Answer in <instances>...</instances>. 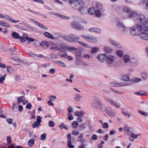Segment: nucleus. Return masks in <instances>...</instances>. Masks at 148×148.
Returning <instances> with one entry per match:
<instances>
[{"label":"nucleus","instance_id":"43","mask_svg":"<svg viewBox=\"0 0 148 148\" xmlns=\"http://www.w3.org/2000/svg\"><path fill=\"white\" fill-rule=\"evenodd\" d=\"M0 25L5 27H10V25L8 24L0 21Z\"/></svg>","mask_w":148,"mask_h":148},{"label":"nucleus","instance_id":"13","mask_svg":"<svg viewBox=\"0 0 148 148\" xmlns=\"http://www.w3.org/2000/svg\"><path fill=\"white\" fill-rule=\"evenodd\" d=\"M89 31L91 32H94L97 33H101V30L98 28L96 27H93L90 28L89 29Z\"/></svg>","mask_w":148,"mask_h":148},{"label":"nucleus","instance_id":"24","mask_svg":"<svg viewBox=\"0 0 148 148\" xmlns=\"http://www.w3.org/2000/svg\"><path fill=\"white\" fill-rule=\"evenodd\" d=\"M34 140L33 139H31L28 140L27 144L30 147H32L34 145Z\"/></svg>","mask_w":148,"mask_h":148},{"label":"nucleus","instance_id":"38","mask_svg":"<svg viewBox=\"0 0 148 148\" xmlns=\"http://www.w3.org/2000/svg\"><path fill=\"white\" fill-rule=\"evenodd\" d=\"M95 14L98 17H100L101 16V13L99 11V10H97L96 11H95Z\"/></svg>","mask_w":148,"mask_h":148},{"label":"nucleus","instance_id":"34","mask_svg":"<svg viewBox=\"0 0 148 148\" xmlns=\"http://www.w3.org/2000/svg\"><path fill=\"white\" fill-rule=\"evenodd\" d=\"M104 49L105 51L108 53H110L112 51L111 48L107 47H104Z\"/></svg>","mask_w":148,"mask_h":148},{"label":"nucleus","instance_id":"16","mask_svg":"<svg viewBox=\"0 0 148 148\" xmlns=\"http://www.w3.org/2000/svg\"><path fill=\"white\" fill-rule=\"evenodd\" d=\"M12 37L15 39H18L20 38V36L19 34L15 32H14L12 34Z\"/></svg>","mask_w":148,"mask_h":148},{"label":"nucleus","instance_id":"7","mask_svg":"<svg viewBox=\"0 0 148 148\" xmlns=\"http://www.w3.org/2000/svg\"><path fill=\"white\" fill-rule=\"evenodd\" d=\"M115 60V57L114 56L110 55L106 57V61L107 64H110L114 62Z\"/></svg>","mask_w":148,"mask_h":148},{"label":"nucleus","instance_id":"30","mask_svg":"<svg viewBox=\"0 0 148 148\" xmlns=\"http://www.w3.org/2000/svg\"><path fill=\"white\" fill-rule=\"evenodd\" d=\"M142 77L143 79H146L148 77L147 73L146 72H143L142 73Z\"/></svg>","mask_w":148,"mask_h":148},{"label":"nucleus","instance_id":"9","mask_svg":"<svg viewBox=\"0 0 148 148\" xmlns=\"http://www.w3.org/2000/svg\"><path fill=\"white\" fill-rule=\"evenodd\" d=\"M29 20L30 21H32L36 25H37L38 26L40 27L41 28L43 29H45L47 30L48 29V28L45 27L42 24L38 22L37 21H36L35 20L32 18H29Z\"/></svg>","mask_w":148,"mask_h":148},{"label":"nucleus","instance_id":"56","mask_svg":"<svg viewBox=\"0 0 148 148\" xmlns=\"http://www.w3.org/2000/svg\"><path fill=\"white\" fill-rule=\"evenodd\" d=\"M77 49L74 47H68V51H75Z\"/></svg>","mask_w":148,"mask_h":148},{"label":"nucleus","instance_id":"10","mask_svg":"<svg viewBox=\"0 0 148 148\" xmlns=\"http://www.w3.org/2000/svg\"><path fill=\"white\" fill-rule=\"evenodd\" d=\"M106 54L103 53L98 55L97 58L100 61L103 62L106 60Z\"/></svg>","mask_w":148,"mask_h":148},{"label":"nucleus","instance_id":"36","mask_svg":"<svg viewBox=\"0 0 148 148\" xmlns=\"http://www.w3.org/2000/svg\"><path fill=\"white\" fill-rule=\"evenodd\" d=\"M138 112L145 117H147L148 116V113L139 110L138 111Z\"/></svg>","mask_w":148,"mask_h":148},{"label":"nucleus","instance_id":"52","mask_svg":"<svg viewBox=\"0 0 148 148\" xmlns=\"http://www.w3.org/2000/svg\"><path fill=\"white\" fill-rule=\"evenodd\" d=\"M78 123L76 121H74L72 124V126L73 128H75L77 127Z\"/></svg>","mask_w":148,"mask_h":148},{"label":"nucleus","instance_id":"46","mask_svg":"<svg viewBox=\"0 0 148 148\" xmlns=\"http://www.w3.org/2000/svg\"><path fill=\"white\" fill-rule=\"evenodd\" d=\"M49 125L51 127H53L55 125V123L52 121L50 120L49 122Z\"/></svg>","mask_w":148,"mask_h":148},{"label":"nucleus","instance_id":"37","mask_svg":"<svg viewBox=\"0 0 148 148\" xmlns=\"http://www.w3.org/2000/svg\"><path fill=\"white\" fill-rule=\"evenodd\" d=\"M40 125V123L36 122H34L32 125V127L34 128L36 127H39Z\"/></svg>","mask_w":148,"mask_h":148},{"label":"nucleus","instance_id":"2","mask_svg":"<svg viewBox=\"0 0 148 148\" xmlns=\"http://www.w3.org/2000/svg\"><path fill=\"white\" fill-rule=\"evenodd\" d=\"M84 2L83 1L79 0L75 5L72 6L74 8L79 11L82 14H84L86 12V9L84 8Z\"/></svg>","mask_w":148,"mask_h":148},{"label":"nucleus","instance_id":"51","mask_svg":"<svg viewBox=\"0 0 148 148\" xmlns=\"http://www.w3.org/2000/svg\"><path fill=\"white\" fill-rule=\"evenodd\" d=\"M145 91H139L138 92H136L135 93V94H136V93H138V95H145Z\"/></svg>","mask_w":148,"mask_h":148},{"label":"nucleus","instance_id":"28","mask_svg":"<svg viewBox=\"0 0 148 148\" xmlns=\"http://www.w3.org/2000/svg\"><path fill=\"white\" fill-rule=\"evenodd\" d=\"M79 24L75 21H73L71 22V25L72 28L75 29Z\"/></svg>","mask_w":148,"mask_h":148},{"label":"nucleus","instance_id":"25","mask_svg":"<svg viewBox=\"0 0 148 148\" xmlns=\"http://www.w3.org/2000/svg\"><path fill=\"white\" fill-rule=\"evenodd\" d=\"M82 96L80 95L77 94L75 97V99L76 101H80L81 99L82 98Z\"/></svg>","mask_w":148,"mask_h":148},{"label":"nucleus","instance_id":"29","mask_svg":"<svg viewBox=\"0 0 148 148\" xmlns=\"http://www.w3.org/2000/svg\"><path fill=\"white\" fill-rule=\"evenodd\" d=\"M99 49V48L98 47H95L92 48L91 50V52L92 53H94L97 52Z\"/></svg>","mask_w":148,"mask_h":148},{"label":"nucleus","instance_id":"31","mask_svg":"<svg viewBox=\"0 0 148 148\" xmlns=\"http://www.w3.org/2000/svg\"><path fill=\"white\" fill-rule=\"evenodd\" d=\"M51 14H54V15H55L56 16H58V17H60L62 18H65V19H68V18H69V17H67L66 16H64V15H62V14H55L54 13H51Z\"/></svg>","mask_w":148,"mask_h":148},{"label":"nucleus","instance_id":"60","mask_svg":"<svg viewBox=\"0 0 148 148\" xmlns=\"http://www.w3.org/2000/svg\"><path fill=\"white\" fill-rule=\"evenodd\" d=\"M72 134L74 135H78L79 134V133L78 132L75 130H73L72 133Z\"/></svg>","mask_w":148,"mask_h":148},{"label":"nucleus","instance_id":"53","mask_svg":"<svg viewBox=\"0 0 148 148\" xmlns=\"http://www.w3.org/2000/svg\"><path fill=\"white\" fill-rule=\"evenodd\" d=\"M82 51L81 50H77L75 52V55L80 56L81 55Z\"/></svg>","mask_w":148,"mask_h":148},{"label":"nucleus","instance_id":"47","mask_svg":"<svg viewBox=\"0 0 148 148\" xmlns=\"http://www.w3.org/2000/svg\"><path fill=\"white\" fill-rule=\"evenodd\" d=\"M44 57L43 55L41 54H35V55H34V56H33V58L35 59H37V58H42Z\"/></svg>","mask_w":148,"mask_h":148},{"label":"nucleus","instance_id":"14","mask_svg":"<svg viewBox=\"0 0 148 148\" xmlns=\"http://www.w3.org/2000/svg\"><path fill=\"white\" fill-rule=\"evenodd\" d=\"M84 112L83 111H77L74 113L75 115L79 117H82L84 116Z\"/></svg>","mask_w":148,"mask_h":148},{"label":"nucleus","instance_id":"22","mask_svg":"<svg viewBox=\"0 0 148 148\" xmlns=\"http://www.w3.org/2000/svg\"><path fill=\"white\" fill-rule=\"evenodd\" d=\"M117 55L119 57L121 58L124 54V53L122 50H117L116 52Z\"/></svg>","mask_w":148,"mask_h":148},{"label":"nucleus","instance_id":"6","mask_svg":"<svg viewBox=\"0 0 148 148\" xmlns=\"http://www.w3.org/2000/svg\"><path fill=\"white\" fill-rule=\"evenodd\" d=\"M74 36L73 35H71L69 36H67L65 37V39L70 42L76 41L77 42V41H79V40L80 39L79 37H77L75 38H74Z\"/></svg>","mask_w":148,"mask_h":148},{"label":"nucleus","instance_id":"41","mask_svg":"<svg viewBox=\"0 0 148 148\" xmlns=\"http://www.w3.org/2000/svg\"><path fill=\"white\" fill-rule=\"evenodd\" d=\"M79 0H69V3L73 5H75Z\"/></svg>","mask_w":148,"mask_h":148},{"label":"nucleus","instance_id":"27","mask_svg":"<svg viewBox=\"0 0 148 148\" xmlns=\"http://www.w3.org/2000/svg\"><path fill=\"white\" fill-rule=\"evenodd\" d=\"M96 7L98 10H101L103 9L102 5L99 3H96Z\"/></svg>","mask_w":148,"mask_h":148},{"label":"nucleus","instance_id":"15","mask_svg":"<svg viewBox=\"0 0 148 148\" xmlns=\"http://www.w3.org/2000/svg\"><path fill=\"white\" fill-rule=\"evenodd\" d=\"M87 40L92 42H95L97 41V39L95 37L91 36L90 37H88Z\"/></svg>","mask_w":148,"mask_h":148},{"label":"nucleus","instance_id":"64","mask_svg":"<svg viewBox=\"0 0 148 148\" xmlns=\"http://www.w3.org/2000/svg\"><path fill=\"white\" fill-rule=\"evenodd\" d=\"M79 127L80 130L84 129L85 128V124L84 123L82 124L79 126Z\"/></svg>","mask_w":148,"mask_h":148},{"label":"nucleus","instance_id":"50","mask_svg":"<svg viewBox=\"0 0 148 148\" xmlns=\"http://www.w3.org/2000/svg\"><path fill=\"white\" fill-rule=\"evenodd\" d=\"M83 135L82 134H81L80 136L79 137L78 139V140L80 142H83L84 139L82 138Z\"/></svg>","mask_w":148,"mask_h":148},{"label":"nucleus","instance_id":"48","mask_svg":"<svg viewBox=\"0 0 148 148\" xmlns=\"http://www.w3.org/2000/svg\"><path fill=\"white\" fill-rule=\"evenodd\" d=\"M139 135H140L139 134H136L133 133H132L130 135V137H132L136 139L138 137Z\"/></svg>","mask_w":148,"mask_h":148},{"label":"nucleus","instance_id":"58","mask_svg":"<svg viewBox=\"0 0 148 148\" xmlns=\"http://www.w3.org/2000/svg\"><path fill=\"white\" fill-rule=\"evenodd\" d=\"M36 122L38 123H40V122H41V120L40 116H37L36 121Z\"/></svg>","mask_w":148,"mask_h":148},{"label":"nucleus","instance_id":"54","mask_svg":"<svg viewBox=\"0 0 148 148\" xmlns=\"http://www.w3.org/2000/svg\"><path fill=\"white\" fill-rule=\"evenodd\" d=\"M123 11L125 12L129 13L130 12L131 10L128 8L125 7L123 8Z\"/></svg>","mask_w":148,"mask_h":148},{"label":"nucleus","instance_id":"11","mask_svg":"<svg viewBox=\"0 0 148 148\" xmlns=\"http://www.w3.org/2000/svg\"><path fill=\"white\" fill-rule=\"evenodd\" d=\"M0 18H4L6 19L8 21L12 23H17L19 22V21L18 20L16 21L14 20H13L10 18L9 16L8 15H6L5 17L3 15H2L1 14H0Z\"/></svg>","mask_w":148,"mask_h":148},{"label":"nucleus","instance_id":"17","mask_svg":"<svg viewBox=\"0 0 148 148\" xmlns=\"http://www.w3.org/2000/svg\"><path fill=\"white\" fill-rule=\"evenodd\" d=\"M96 107L97 109L100 110H103L104 107L102 103L101 102L98 103L97 104Z\"/></svg>","mask_w":148,"mask_h":148},{"label":"nucleus","instance_id":"18","mask_svg":"<svg viewBox=\"0 0 148 148\" xmlns=\"http://www.w3.org/2000/svg\"><path fill=\"white\" fill-rule=\"evenodd\" d=\"M27 36L26 34H24L22 37H20V41L21 42H25L26 40H27Z\"/></svg>","mask_w":148,"mask_h":148},{"label":"nucleus","instance_id":"61","mask_svg":"<svg viewBox=\"0 0 148 148\" xmlns=\"http://www.w3.org/2000/svg\"><path fill=\"white\" fill-rule=\"evenodd\" d=\"M123 114L128 117H129L132 116V114H131L130 113L124 111H123Z\"/></svg>","mask_w":148,"mask_h":148},{"label":"nucleus","instance_id":"44","mask_svg":"<svg viewBox=\"0 0 148 148\" xmlns=\"http://www.w3.org/2000/svg\"><path fill=\"white\" fill-rule=\"evenodd\" d=\"M6 75V74H5L3 75L1 77V75L0 74V83H2L3 82L5 78V76Z\"/></svg>","mask_w":148,"mask_h":148},{"label":"nucleus","instance_id":"23","mask_svg":"<svg viewBox=\"0 0 148 148\" xmlns=\"http://www.w3.org/2000/svg\"><path fill=\"white\" fill-rule=\"evenodd\" d=\"M141 80V79L139 78L136 77L130 79L131 82L132 83H138Z\"/></svg>","mask_w":148,"mask_h":148},{"label":"nucleus","instance_id":"63","mask_svg":"<svg viewBox=\"0 0 148 148\" xmlns=\"http://www.w3.org/2000/svg\"><path fill=\"white\" fill-rule=\"evenodd\" d=\"M102 127L103 128H108V124L107 123H105L102 124Z\"/></svg>","mask_w":148,"mask_h":148},{"label":"nucleus","instance_id":"32","mask_svg":"<svg viewBox=\"0 0 148 148\" xmlns=\"http://www.w3.org/2000/svg\"><path fill=\"white\" fill-rule=\"evenodd\" d=\"M107 113L111 117H113L115 116V114L112 111H108Z\"/></svg>","mask_w":148,"mask_h":148},{"label":"nucleus","instance_id":"26","mask_svg":"<svg viewBox=\"0 0 148 148\" xmlns=\"http://www.w3.org/2000/svg\"><path fill=\"white\" fill-rule=\"evenodd\" d=\"M67 54L66 52L64 51L59 52V55L62 58H65L67 55Z\"/></svg>","mask_w":148,"mask_h":148},{"label":"nucleus","instance_id":"40","mask_svg":"<svg viewBox=\"0 0 148 148\" xmlns=\"http://www.w3.org/2000/svg\"><path fill=\"white\" fill-rule=\"evenodd\" d=\"M56 63L57 64L60 65V66L63 67H65V65L62 62L60 61H57L56 62Z\"/></svg>","mask_w":148,"mask_h":148},{"label":"nucleus","instance_id":"59","mask_svg":"<svg viewBox=\"0 0 148 148\" xmlns=\"http://www.w3.org/2000/svg\"><path fill=\"white\" fill-rule=\"evenodd\" d=\"M27 40L28 41V42H32L35 41V40L32 38H28V36L27 38Z\"/></svg>","mask_w":148,"mask_h":148},{"label":"nucleus","instance_id":"57","mask_svg":"<svg viewBox=\"0 0 148 148\" xmlns=\"http://www.w3.org/2000/svg\"><path fill=\"white\" fill-rule=\"evenodd\" d=\"M51 50H55L57 51H60L61 48L57 47H51Z\"/></svg>","mask_w":148,"mask_h":148},{"label":"nucleus","instance_id":"39","mask_svg":"<svg viewBox=\"0 0 148 148\" xmlns=\"http://www.w3.org/2000/svg\"><path fill=\"white\" fill-rule=\"evenodd\" d=\"M67 146L69 148H74V146L72 144L71 141H68Z\"/></svg>","mask_w":148,"mask_h":148},{"label":"nucleus","instance_id":"8","mask_svg":"<svg viewBox=\"0 0 148 148\" xmlns=\"http://www.w3.org/2000/svg\"><path fill=\"white\" fill-rule=\"evenodd\" d=\"M111 86H115L116 87H123L128 85V84L123 82H119L116 83V82H111L110 83Z\"/></svg>","mask_w":148,"mask_h":148},{"label":"nucleus","instance_id":"62","mask_svg":"<svg viewBox=\"0 0 148 148\" xmlns=\"http://www.w3.org/2000/svg\"><path fill=\"white\" fill-rule=\"evenodd\" d=\"M7 71L9 73L13 70L11 66H7Z\"/></svg>","mask_w":148,"mask_h":148},{"label":"nucleus","instance_id":"19","mask_svg":"<svg viewBox=\"0 0 148 148\" xmlns=\"http://www.w3.org/2000/svg\"><path fill=\"white\" fill-rule=\"evenodd\" d=\"M44 35L46 37L51 39H53L54 38L53 36L48 32H45L44 33Z\"/></svg>","mask_w":148,"mask_h":148},{"label":"nucleus","instance_id":"33","mask_svg":"<svg viewBox=\"0 0 148 148\" xmlns=\"http://www.w3.org/2000/svg\"><path fill=\"white\" fill-rule=\"evenodd\" d=\"M77 42L79 43L80 45H82L84 46L85 47H87L88 48H90V47L88 45L85 43L84 42H81L80 41H77Z\"/></svg>","mask_w":148,"mask_h":148},{"label":"nucleus","instance_id":"35","mask_svg":"<svg viewBox=\"0 0 148 148\" xmlns=\"http://www.w3.org/2000/svg\"><path fill=\"white\" fill-rule=\"evenodd\" d=\"M95 10L94 8H90L89 9L88 12L90 14H95Z\"/></svg>","mask_w":148,"mask_h":148},{"label":"nucleus","instance_id":"12","mask_svg":"<svg viewBox=\"0 0 148 148\" xmlns=\"http://www.w3.org/2000/svg\"><path fill=\"white\" fill-rule=\"evenodd\" d=\"M110 42L112 45L118 47L119 48H121L122 47L121 44L116 43L114 41L112 40L111 39H109Z\"/></svg>","mask_w":148,"mask_h":148},{"label":"nucleus","instance_id":"42","mask_svg":"<svg viewBox=\"0 0 148 148\" xmlns=\"http://www.w3.org/2000/svg\"><path fill=\"white\" fill-rule=\"evenodd\" d=\"M84 29V27L80 24H79L76 28H75V29L78 30H83Z\"/></svg>","mask_w":148,"mask_h":148},{"label":"nucleus","instance_id":"49","mask_svg":"<svg viewBox=\"0 0 148 148\" xmlns=\"http://www.w3.org/2000/svg\"><path fill=\"white\" fill-rule=\"evenodd\" d=\"M46 134L45 133H44L41 135L40 136V138L41 140H44L46 138Z\"/></svg>","mask_w":148,"mask_h":148},{"label":"nucleus","instance_id":"5","mask_svg":"<svg viewBox=\"0 0 148 148\" xmlns=\"http://www.w3.org/2000/svg\"><path fill=\"white\" fill-rule=\"evenodd\" d=\"M105 100L107 102H109L112 105L115 106L116 108H119L120 107L119 104L116 101L108 97H106L105 98Z\"/></svg>","mask_w":148,"mask_h":148},{"label":"nucleus","instance_id":"4","mask_svg":"<svg viewBox=\"0 0 148 148\" xmlns=\"http://www.w3.org/2000/svg\"><path fill=\"white\" fill-rule=\"evenodd\" d=\"M116 24L118 30L120 32L123 34L125 33L127 29L126 27L120 22H118Z\"/></svg>","mask_w":148,"mask_h":148},{"label":"nucleus","instance_id":"55","mask_svg":"<svg viewBox=\"0 0 148 148\" xmlns=\"http://www.w3.org/2000/svg\"><path fill=\"white\" fill-rule=\"evenodd\" d=\"M68 113L67 114H71V113L73 111V109L72 107H69L68 109Z\"/></svg>","mask_w":148,"mask_h":148},{"label":"nucleus","instance_id":"21","mask_svg":"<svg viewBox=\"0 0 148 148\" xmlns=\"http://www.w3.org/2000/svg\"><path fill=\"white\" fill-rule=\"evenodd\" d=\"M25 99V97L23 96L18 97L17 98V103H18L22 102H23Z\"/></svg>","mask_w":148,"mask_h":148},{"label":"nucleus","instance_id":"3","mask_svg":"<svg viewBox=\"0 0 148 148\" xmlns=\"http://www.w3.org/2000/svg\"><path fill=\"white\" fill-rule=\"evenodd\" d=\"M123 59L125 63H127L131 60V62L132 63H135L136 65V64L138 62V61L136 58H133L131 59L130 56L127 54L123 56Z\"/></svg>","mask_w":148,"mask_h":148},{"label":"nucleus","instance_id":"1","mask_svg":"<svg viewBox=\"0 0 148 148\" xmlns=\"http://www.w3.org/2000/svg\"><path fill=\"white\" fill-rule=\"evenodd\" d=\"M128 16L130 18L136 17L139 20L136 28L132 27L130 28V31L131 34L138 36L142 40H148V18L146 19L143 14H141L137 15L136 13L130 11Z\"/></svg>","mask_w":148,"mask_h":148},{"label":"nucleus","instance_id":"45","mask_svg":"<svg viewBox=\"0 0 148 148\" xmlns=\"http://www.w3.org/2000/svg\"><path fill=\"white\" fill-rule=\"evenodd\" d=\"M123 80L125 82H127L130 80L129 77L126 75H124L123 77Z\"/></svg>","mask_w":148,"mask_h":148},{"label":"nucleus","instance_id":"20","mask_svg":"<svg viewBox=\"0 0 148 148\" xmlns=\"http://www.w3.org/2000/svg\"><path fill=\"white\" fill-rule=\"evenodd\" d=\"M40 45L44 48L48 47L49 46V45L48 42L46 41L42 42L40 43Z\"/></svg>","mask_w":148,"mask_h":148}]
</instances>
